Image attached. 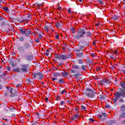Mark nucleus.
<instances>
[{
  "label": "nucleus",
  "mask_w": 125,
  "mask_h": 125,
  "mask_svg": "<svg viewBox=\"0 0 125 125\" xmlns=\"http://www.w3.org/2000/svg\"><path fill=\"white\" fill-rule=\"evenodd\" d=\"M17 21L18 22H20V23L24 22L25 21H27V22H28V20L27 19L22 20L21 21H20V20H18Z\"/></svg>",
  "instance_id": "nucleus-22"
},
{
  "label": "nucleus",
  "mask_w": 125,
  "mask_h": 125,
  "mask_svg": "<svg viewBox=\"0 0 125 125\" xmlns=\"http://www.w3.org/2000/svg\"><path fill=\"white\" fill-rule=\"evenodd\" d=\"M91 56H92V57H94V54H91Z\"/></svg>",
  "instance_id": "nucleus-62"
},
{
  "label": "nucleus",
  "mask_w": 125,
  "mask_h": 125,
  "mask_svg": "<svg viewBox=\"0 0 125 125\" xmlns=\"http://www.w3.org/2000/svg\"><path fill=\"white\" fill-rule=\"evenodd\" d=\"M37 5V7H40L41 5H42V3H39L38 2H36V4H34V5Z\"/></svg>",
  "instance_id": "nucleus-20"
},
{
  "label": "nucleus",
  "mask_w": 125,
  "mask_h": 125,
  "mask_svg": "<svg viewBox=\"0 0 125 125\" xmlns=\"http://www.w3.org/2000/svg\"><path fill=\"white\" fill-rule=\"evenodd\" d=\"M21 73H28V71H29V70L28 69V64H21Z\"/></svg>",
  "instance_id": "nucleus-4"
},
{
  "label": "nucleus",
  "mask_w": 125,
  "mask_h": 125,
  "mask_svg": "<svg viewBox=\"0 0 125 125\" xmlns=\"http://www.w3.org/2000/svg\"><path fill=\"white\" fill-rule=\"evenodd\" d=\"M10 64L12 65V67H15V65H14V62L12 61L9 62Z\"/></svg>",
  "instance_id": "nucleus-29"
},
{
  "label": "nucleus",
  "mask_w": 125,
  "mask_h": 125,
  "mask_svg": "<svg viewBox=\"0 0 125 125\" xmlns=\"http://www.w3.org/2000/svg\"><path fill=\"white\" fill-rule=\"evenodd\" d=\"M92 35L91 34V33L90 32H88L86 33V36L87 37H91Z\"/></svg>",
  "instance_id": "nucleus-24"
},
{
  "label": "nucleus",
  "mask_w": 125,
  "mask_h": 125,
  "mask_svg": "<svg viewBox=\"0 0 125 125\" xmlns=\"http://www.w3.org/2000/svg\"><path fill=\"white\" fill-rule=\"evenodd\" d=\"M31 47V44L29 43H24L23 45L19 44L17 45V48L20 52V55L22 58H25L26 61H32L33 60V55H28V50Z\"/></svg>",
  "instance_id": "nucleus-1"
},
{
  "label": "nucleus",
  "mask_w": 125,
  "mask_h": 125,
  "mask_svg": "<svg viewBox=\"0 0 125 125\" xmlns=\"http://www.w3.org/2000/svg\"><path fill=\"white\" fill-rule=\"evenodd\" d=\"M54 77H59L60 76V74L58 72H56L54 74Z\"/></svg>",
  "instance_id": "nucleus-23"
},
{
  "label": "nucleus",
  "mask_w": 125,
  "mask_h": 125,
  "mask_svg": "<svg viewBox=\"0 0 125 125\" xmlns=\"http://www.w3.org/2000/svg\"><path fill=\"white\" fill-rule=\"evenodd\" d=\"M22 86V85L21 84H18L16 85L17 88H18V87H21Z\"/></svg>",
  "instance_id": "nucleus-37"
},
{
  "label": "nucleus",
  "mask_w": 125,
  "mask_h": 125,
  "mask_svg": "<svg viewBox=\"0 0 125 125\" xmlns=\"http://www.w3.org/2000/svg\"><path fill=\"white\" fill-rule=\"evenodd\" d=\"M38 38H39V39H42V35L41 34H39L38 35Z\"/></svg>",
  "instance_id": "nucleus-41"
},
{
  "label": "nucleus",
  "mask_w": 125,
  "mask_h": 125,
  "mask_svg": "<svg viewBox=\"0 0 125 125\" xmlns=\"http://www.w3.org/2000/svg\"><path fill=\"white\" fill-rule=\"evenodd\" d=\"M86 108L85 106L82 105L81 106V110H82L83 111H84V110H85Z\"/></svg>",
  "instance_id": "nucleus-32"
},
{
  "label": "nucleus",
  "mask_w": 125,
  "mask_h": 125,
  "mask_svg": "<svg viewBox=\"0 0 125 125\" xmlns=\"http://www.w3.org/2000/svg\"><path fill=\"white\" fill-rule=\"evenodd\" d=\"M78 56H79V57H81V56H83V53L78 54Z\"/></svg>",
  "instance_id": "nucleus-47"
},
{
  "label": "nucleus",
  "mask_w": 125,
  "mask_h": 125,
  "mask_svg": "<svg viewBox=\"0 0 125 125\" xmlns=\"http://www.w3.org/2000/svg\"><path fill=\"white\" fill-rule=\"evenodd\" d=\"M82 69L83 70V71H86V70L85 69V65H82Z\"/></svg>",
  "instance_id": "nucleus-25"
},
{
  "label": "nucleus",
  "mask_w": 125,
  "mask_h": 125,
  "mask_svg": "<svg viewBox=\"0 0 125 125\" xmlns=\"http://www.w3.org/2000/svg\"><path fill=\"white\" fill-rule=\"evenodd\" d=\"M108 115L107 114H106V113H102L98 115V118L100 119V120H102V121H104L105 120V119L103 118V117L106 118V117Z\"/></svg>",
  "instance_id": "nucleus-7"
},
{
  "label": "nucleus",
  "mask_w": 125,
  "mask_h": 125,
  "mask_svg": "<svg viewBox=\"0 0 125 125\" xmlns=\"http://www.w3.org/2000/svg\"><path fill=\"white\" fill-rule=\"evenodd\" d=\"M72 68L74 70H79V69H80V66L77 65H72Z\"/></svg>",
  "instance_id": "nucleus-13"
},
{
  "label": "nucleus",
  "mask_w": 125,
  "mask_h": 125,
  "mask_svg": "<svg viewBox=\"0 0 125 125\" xmlns=\"http://www.w3.org/2000/svg\"><path fill=\"white\" fill-rule=\"evenodd\" d=\"M121 86L122 87V89H125V82H122L121 83Z\"/></svg>",
  "instance_id": "nucleus-16"
},
{
  "label": "nucleus",
  "mask_w": 125,
  "mask_h": 125,
  "mask_svg": "<svg viewBox=\"0 0 125 125\" xmlns=\"http://www.w3.org/2000/svg\"><path fill=\"white\" fill-rule=\"evenodd\" d=\"M68 13H71V12H72V11L71 10V9H68Z\"/></svg>",
  "instance_id": "nucleus-56"
},
{
  "label": "nucleus",
  "mask_w": 125,
  "mask_h": 125,
  "mask_svg": "<svg viewBox=\"0 0 125 125\" xmlns=\"http://www.w3.org/2000/svg\"><path fill=\"white\" fill-rule=\"evenodd\" d=\"M62 77H66V76H68L69 75V73L66 71H63L62 72Z\"/></svg>",
  "instance_id": "nucleus-15"
},
{
  "label": "nucleus",
  "mask_w": 125,
  "mask_h": 125,
  "mask_svg": "<svg viewBox=\"0 0 125 125\" xmlns=\"http://www.w3.org/2000/svg\"><path fill=\"white\" fill-rule=\"evenodd\" d=\"M120 102H124V100H123V99H121L120 100Z\"/></svg>",
  "instance_id": "nucleus-60"
},
{
  "label": "nucleus",
  "mask_w": 125,
  "mask_h": 125,
  "mask_svg": "<svg viewBox=\"0 0 125 125\" xmlns=\"http://www.w3.org/2000/svg\"><path fill=\"white\" fill-rule=\"evenodd\" d=\"M101 70V67H100V66H98L97 67V72H99V71Z\"/></svg>",
  "instance_id": "nucleus-35"
},
{
  "label": "nucleus",
  "mask_w": 125,
  "mask_h": 125,
  "mask_svg": "<svg viewBox=\"0 0 125 125\" xmlns=\"http://www.w3.org/2000/svg\"><path fill=\"white\" fill-rule=\"evenodd\" d=\"M71 32L72 34H75V33H76V30H75V29L73 28L71 30Z\"/></svg>",
  "instance_id": "nucleus-45"
},
{
  "label": "nucleus",
  "mask_w": 125,
  "mask_h": 125,
  "mask_svg": "<svg viewBox=\"0 0 125 125\" xmlns=\"http://www.w3.org/2000/svg\"><path fill=\"white\" fill-rule=\"evenodd\" d=\"M65 102H64V101H62L61 102V105H64Z\"/></svg>",
  "instance_id": "nucleus-55"
},
{
  "label": "nucleus",
  "mask_w": 125,
  "mask_h": 125,
  "mask_svg": "<svg viewBox=\"0 0 125 125\" xmlns=\"http://www.w3.org/2000/svg\"><path fill=\"white\" fill-rule=\"evenodd\" d=\"M75 111H76L77 112H79V110H80V108L78 105H76L74 109Z\"/></svg>",
  "instance_id": "nucleus-18"
},
{
  "label": "nucleus",
  "mask_w": 125,
  "mask_h": 125,
  "mask_svg": "<svg viewBox=\"0 0 125 125\" xmlns=\"http://www.w3.org/2000/svg\"><path fill=\"white\" fill-rule=\"evenodd\" d=\"M113 53L115 55H117L118 54V50H115L113 52Z\"/></svg>",
  "instance_id": "nucleus-36"
},
{
  "label": "nucleus",
  "mask_w": 125,
  "mask_h": 125,
  "mask_svg": "<svg viewBox=\"0 0 125 125\" xmlns=\"http://www.w3.org/2000/svg\"><path fill=\"white\" fill-rule=\"evenodd\" d=\"M85 32L83 29H79L77 31V34L76 36V39H80L83 37V35H85Z\"/></svg>",
  "instance_id": "nucleus-3"
},
{
  "label": "nucleus",
  "mask_w": 125,
  "mask_h": 125,
  "mask_svg": "<svg viewBox=\"0 0 125 125\" xmlns=\"http://www.w3.org/2000/svg\"><path fill=\"white\" fill-rule=\"evenodd\" d=\"M100 83L102 85H103V84H105V83H106V79H103V80L100 81Z\"/></svg>",
  "instance_id": "nucleus-17"
},
{
  "label": "nucleus",
  "mask_w": 125,
  "mask_h": 125,
  "mask_svg": "<svg viewBox=\"0 0 125 125\" xmlns=\"http://www.w3.org/2000/svg\"><path fill=\"white\" fill-rule=\"evenodd\" d=\"M57 9H59V10H61L62 9V8L61 7H60L59 6V3H58L57 5Z\"/></svg>",
  "instance_id": "nucleus-26"
},
{
  "label": "nucleus",
  "mask_w": 125,
  "mask_h": 125,
  "mask_svg": "<svg viewBox=\"0 0 125 125\" xmlns=\"http://www.w3.org/2000/svg\"><path fill=\"white\" fill-rule=\"evenodd\" d=\"M44 30H45V31L47 32V25H45L44 27Z\"/></svg>",
  "instance_id": "nucleus-38"
},
{
  "label": "nucleus",
  "mask_w": 125,
  "mask_h": 125,
  "mask_svg": "<svg viewBox=\"0 0 125 125\" xmlns=\"http://www.w3.org/2000/svg\"><path fill=\"white\" fill-rule=\"evenodd\" d=\"M2 8L3 10H5V11H8V7H3Z\"/></svg>",
  "instance_id": "nucleus-33"
},
{
  "label": "nucleus",
  "mask_w": 125,
  "mask_h": 125,
  "mask_svg": "<svg viewBox=\"0 0 125 125\" xmlns=\"http://www.w3.org/2000/svg\"><path fill=\"white\" fill-rule=\"evenodd\" d=\"M20 32L21 33L22 35H25V37L27 38H31L30 35H31L32 33H31L30 30L26 31L25 29L21 28L20 29Z\"/></svg>",
  "instance_id": "nucleus-2"
},
{
  "label": "nucleus",
  "mask_w": 125,
  "mask_h": 125,
  "mask_svg": "<svg viewBox=\"0 0 125 125\" xmlns=\"http://www.w3.org/2000/svg\"><path fill=\"white\" fill-rule=\"evenodd\" d=\"M2 125H7L5 124V123H2Z\"/></svg>",
  "instance_id": "nucleus-64"
},
{
  "label": "nucleus",
  "mask_w": 125,
  "mask_h": 125,
  "mask_svg": "<svg viewBox=\"0 0 125 125\" xmlns=\"http://www.w3.org/2000/svg\"><path fill=\"white\" fill-rule=\"evenodd\" d=\"M99 3H100V4H103V2H102V1L101 0H99L98 1Z\"/></svg>",
  "instance_id": "nucleus-57"
},
{
  "label": "nucleus",
  "mask_w": 125,
  "mask_h": 125,
  "mask_svg": "<svg viewBox=\"0 0 125 125\" xmlns=\"http://www.w3.org/2000/svg\"><path fill=\"white\" fill-rule=\"evenodd\" d=\"M86 90H87V91H89L90 92V91H91V90L90 88H86Z\"/></svg>",
  "instance_id": "nucleus-51"
},
{
  "label": "nucleus",
  "mask_w": 125,
  "mask_h": 125,
  "mask_svg": "<svg viewBox=\"0 0 125 125\" xmlns=\"http://www.w3.org/2000/svg\"><path fill=\"white\" fill-rule=\"evenodd\" d=\"M13 71H14V72H17V73H21V68L17 67L14 69Z\"/></svg>",
  "instance_id": "nucleus-14"
},
{
  "label": "nucleus",
  "mask_w": 125,
  "mask_h": 125,
  "mask_svg": "<svg viewBox=\"0 0 125 125\" xmlns=\"http://www.w3.org/2000/svg\"><path fill=\"white\" fill-rule=\"evenodd\" d=\"M36 115L38 118H41V115H40L39 113H36Z\"/></svg>",
  "instance_id": "nucleus-40"
},
{
  "label": "nucleus",
  "mask_w": 125,
  "mask_h": 125,
  "mask_svg": "<svg viewBox=\"0 0 125 125\" xmlns=\"http://www.w3.org/2000/svg\"><path fill=\"white\" fill-rule=\"evenodd\" d=\"M27 19H28L29 20H30L31 19V16L28 15V16H27Z\"/></svg>",
  "instance_id": "nucleus-52"
},
{
  "label": "nucleus",
  "mask_w": 125,
  "mask_h": 125,
  "mask_svg": "<svg viewBox=\"0 0 125 125\" xmlns=\"http://www.w3.org/2000/svg\"><path fill=\"white\" fill-rule=\"evenodd\" d=\"M56 27H57L58 28H59V23H56Z\"/></svg>",
  "instance_id": "nucleus-59"
},
{
  "label": "nucleus",
  "mask_w": 125,
  "mask_h": 125,
  "mask_svg": "<svg viewBox=\"0 0 125 125\" xmlns=\"http://www.w3.org/2000/svg\"><path fill=\"white\" fill-rule=\"evenodd\" d=\"M121 96H122V93H116L114 94V97H115V98L119 99V98H120L121 97Z\"/></svg>",
  "instance_id": "nucleus-10"
},
{
  "label": "nucleus",
  "mask_w": 125,
  "mask_h": 125,
  "mask_svg": "<svg viewBox=\"0 0 125 125\" xmlns=\"http://www.w3.org/2000/svg\"><path fill=\"white\" fill-rule=\"evenodd\" d=\"M33 76L34 79H37V80H42L43 75L42 73L41 72L34 73L33 74Z\"/></svg>",
  "instance_id": "nucleus-5"
},
{
  "label": "nucleus",
  "mask_w": 125,
  "mask_h": 125,
  "mask_svg": "<svg viewBox=\"0 0 125 125\" xmlns=\"http://www.w3.org/2000/svg\"><path fill=\"white\" fill-rule=\"evenodd\" d=\"M63 82H64V79H60L59 81V83H63Z\"/></svg>",
  "instance_id": "nucleus-34"
},
{
  "label": "nucleus",
  "mask_w": 125,
  "mask_h": 125,
  "mask_svg": "<svg viewBox=\"0 0 125 125\" xmlns=\"http://www.w3.org/2000/svg\"><path fill=\"white\" fill-rule=\"evenodd\" d=\"M111 82L107 79H105V83L110 84Z\"/></svg>",
  "instance_id": "nucleus-30"
},
{
  "label": "nucleus",
  "mask_w": 125,
  "mask_h": 125,
  "mask_svg": "<svg viewBox=\"0 0 125 125\" xmlns=\"http://www.w3.org/2000/svg\"><path fill=\"white\" fill-rule=\"evenodd\" d=\"M117 101H118V99H117L116 98H115V99H113L114 103H116Z\"/></svg>",
  "instance_id": "nucleus-44"
},
{
  "label": "nucleus",
  "mask_w": 125,
  "mask_h": 125,
  "mask_svg": "<svg viewBox=\"0 0 125 125\" xmlns=\"http://www.w3.org/2000/svg\"><path fill=\"white\" fill-rule=\"evenodd\" d=\"M78 63L79 64H83V61L82 60H78Z\"/></svg>",
  "instance_id": "nucleus-27"
},
{
  "label": "nucleus",
  "mask_w": 125,
  "mask_h": 125,
  "mask_svg": "<svg viewBox=\"0 0 125 125\" xmlns=\"http://www.w3.org/2000/svg\"><path fill=\"white\" fill-rule=\"evenodd\" d=\"M120 118H125V112H123L121 114Z\"/></svg>",
  "instance_id": "nucleus-21"
},
{
  "label": "nucleus",
  "mask_w": 125,
  "mask_h": 125,
  "mask_svg": "<svg viewBox=\"0 0 125 125\" xmlns=\"http://www.w3.org/2000/svg\"><path fill=\"white\" fill-rule=\"evenodd\" d=\"M75 119H78V118H80V115L78 114H76L74 115Z\"/></svg>",
  "instance_id": "nucleus-31"
},
{
  "label": "nucleus",
  "mask_w": 125,
  "mask_h": 125,
  "mask_svg": "<svg viewBox=\"0 0 125 125\" xmlns=\"http://www.w3.org/2000/svg\"><path fill=\"white\" fill-rule=\"evenodd\" d=\"M125 110V105L121 106L120 111H124Z\"/></svg>",
  "instance_id": "nucleus-19"
},
{
  "label": "nucleus",
  "mask_w": 125,
  "mask_h": 125,
  "mask_svg": "<svg viewBox=\"0 0 125 125\" xmlns=\"http://www.w3.org/2000/svg\"><path fill=\"white\" fill-rule=\"evenodd\" d=\"M45 101H46V102H47V97H46L45 98Z\"/></svg>",
  "instance_id": "nucleus-61"
},
{
  "label": "nucleus",
  "mask_w": 125,
  "mask_h": 125,
  "mask_svg": "<svg viewBox=\"0 0 125 125\" xmlns=\"http://www.w3.org/2000/svg\"><path fill=\"white\" fill-rule=\"evenodd\" d=\"M1 26H5V22L3 21L1 23Z\"/></svg>",
  "instance_id": "nucleus-43"
},
{
  "label": "nucleus",
  "mask_w": 125,
  "mask_h": 125,
  "mask_svg": "<svg viewBox=\"0 0 125 125\" xmlns=\"http://www.w3.org/2000/svg\"><path fill=\"white\" fill-rule=\"evenodd\" d=\"M19 41H20V42H24V38H23V37L19 38Z\"/></svg>",
  "instance_id": "nucleus-28"
},
{
  "label": "nucleus",
  "mask_w": 125,
  "mask_h": 125,
  "mask_svg": "<svg viewBox=\"0 0 125 125\" xmlns=\"http://www.w3.org/2000/svg\"><path fill=\"white\" fill-rule=\"evenodd\" d=\"M121 96L125 97V89H121Z\"/></svg>",
  "instance_id": "nucleus-11"
},
{
  "label": "nucleus",
  "mask_w": 125,
  "mask_h": 125,
  "mask_svg": "<svg viewBox=\"0 0 125 125\" xmlns=\"http://www.w3.org/2000/svg\"><path fill=\"white\" fill-rule=\"evenodd\" d=\"M55 38H56V39H57V40H58V39H59V35H56L55 36Z\"/></svg>",
  "instance_id": "nucleus-53"
},
{
  "label": "nucleus",
  "mask_w": 125,
  "mask_h": 125,
  "mask_svg": "<svg viewBox=\"0 0 125 125\" xmlns=\"http://www.w3.org/2000/svg\"><path fill=\"white\" fill-rule=\"evenodd\" d=\"M95 26L96 27H98V26H100V23H95Z\"/></svg>",
  "instance_id": "nucleus-49"
},
{
  "label": "nucleus",
  "mask_w": 125,
  "mask_h": 125,
  "mask_svg": "<svg viewBox=\"0 0 125 125\" xmlns=\"http://www.w3.org/2000/svg\"><path fill=\"white\" fill-rule=\"evenodd\" d=\"M17 92V90H14L13 88H11V89H10V93H11V94L12 95L10 96V97H14L15 96H16Z\"/></svg>",
  "instance_id": "nucleus-6"
},
{
  "label": "nucleus",
  "mask_w": 125,
  "mask_h": 125,
  "mask_svg": "<svg viewBox=\"0 0 125 125\" xmlns=\"http://www.w3.org/2000/svg\"><path fill=\"white\" fill-rule=\"evenodd\" d=\"M59 99H60V97H57L56 98V100H57V101H58V100H59Z\"/></svg>",
  "instance_id": "nucleus-58"
},
{
  "label": "nucleus",
  "mask_w": 125,
  "mask_h": 125,
  "mask_svg": "<svg viewBox=\"0 0 125 125\" xmlns=\"http://www.w3.org/2000/svg\"><path fill=\"white\" fill-rule=\"evenodd\" d=\"M122 124H125V121H122Z\"/></svg>",
  "instance_id": "nucleus-63"
},
{
  "label": "nucleus",
  "mask_w": 125,
  "mask_h": 125,
  "mask_svg": "<svg viewBox=\"0 0 125 125\" xmlns=\"http://www.w3.org/2000/svg\"><path fill=\"white\" fill-rule=\"evenodd\" d=\"M35 42H37V43H39L40 42V40H39V39H35Z\"/></svg>",
  "instance_id": "nucleus-39"
},
{
  "label": "nucleus",
  "mask_w": 125,
  "mask_h": 125,
  "mask_svg": "<svg viewBox=\"0 0 125 125\" xmlns=\"http://www.w3.org/2000/svg\"><path fill=\"white\" fill-rule=\"evenodd\" d=\"M55 56L56 58H57V59H62V60H64V59H67V58H68L67 56L59 55V54H57L55 55Z\"/></svg>",
  "instance_id": "nucleus-8"
},
{
  "label": "nucleus",
  "mask_w": 125,
  "mask_h": 125,
  "mask_svg": "<svg viewBox=\"0 0 125 125\" xmlns=\"http://www.w3.org/2000/svg\"><path fill=\"white\" fill-rule=\"evenodd\" d=\"M85 94L89 98H93L94 97V93L93 91L86 93Z\"/></svg>",
  "instance_id": "nucleus-9"
},
{
  "label": "nucleus",
  "mask_w": 125,
  "mask_h": 125,
  "mask_svg": "<svg viewBox=\"0 0 125 125\" xmlns=\"http://www.w3.org/2000/svg\"><path fill=\"white\" fill-rule=\"evenodd\" d=\"M89 121H90V122H94V120H93V119H91V118L89 119Z\"/></svg>",
  "instance_id": "nucleus-54"
},
{
  "label": "nucleus",
  "mask_w": 125,
  "mask_h": 125,
  "mask_svg": "<svg viewBox=\"0 0 125 125\" xmlns=\"http://www.w3.org/2000/svg\"><path fill=\"white\" fill-rule=\"evenodd\" d=\"M6 77V74H4L3 72H1V75L0 74V79H3Z\"/></svg>",
  "instance_id": "nucleus-12"
},
{
  "label": "nucleus",
  "mask_w": 125,
  "mask_h": 125,
  "mask_svg": "<svg viewBox=\"0 0 125 125\" xmlns=\"http://www.w3.org/2000/svg\"><path fill=\"white\" fill-rule=\"evenodd\" d=\"M6 69V70H7V71H10V66H7Z\"/></svg>",
  "instance_id": "nucleus-50"
},
{
  "label": "nucleus",
  "mask_w": 125,
  "mask_h": 125,
  "mask_svg": "<svg viewBox=\"0 0 125 125\" xmlns=\"http://www.w3.org/2000/svg\"><path fill=\"white\" fill-rule=\"evenodd\" d=\"M93 45H94V46H95V45H96V41H94L93 42Z\"/></svg>",
  "instance_id": "nucleus-48"
},
{
  "label": "nucleus",
  "mask_w": 125,
  "mask_h": 125,
  "mask_svg": "<svg viewBox=\"0 0 125 125\" xmlns=\"http://www.w3.org/2000/svg\"><path fill=\"white\" fill-rule=\"evenodd\" d=\"M70 72L71 73H72V74H75L76 72L75 71V70H73V69H70Z\"/></svg>",
  "instance_id": "nucleus-46"
},
{
  "label": "nucleus",
  "mask_w": 125,
  "mask_h": 125,
  "mask_svg": "<svg viewBox=\"0 0 125 125\" xmlns=\"http://www.w3.org/2000/svg\"><path fill=\"white\" fill-rule=\"evenodd\" d=\"M65 92H66V90H63L62 91V92L61 93V94H64V93H65Z\"/></svg>",
  "instance_id": "nucleus-42"
}]
</instances>
